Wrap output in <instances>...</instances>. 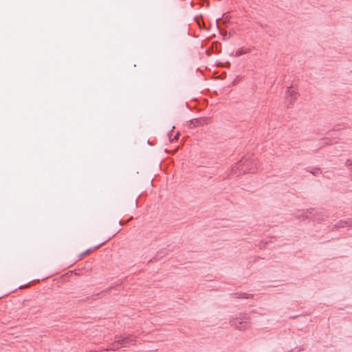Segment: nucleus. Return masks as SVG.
Masks as SVG:
<instances>
[{
    "label": "nucleus",
    "instance_id": "f257e3e1",
    "mask_svg": "<svg viewBox=\"0 0 352 352\" xmlns=\"http://www.w3.org/2000/svg\"><path fill=\"white\" fill-rule=\"evenodd\" d=\"M258 169V162L254 155L245 157L237 163L233 168L232 171L236 173L239 170L241 173H254Z\"/></svg>",
    "mask_w": 352,
    "mask_h": 352
},
{
    "label": "nucleus",
    "instance_id": "f03ea898",
    "mask_svg": "<svg viewBox=\"0 0 352 352\" xmlns=\"http://www.w3.org/2000/svg\"><path fill=\"white\" fill-rule=\"evenodd\" d=\"M135 343V337L133 335L129 334L124 336L116 335L114 338V341L111 342L107 351H116L122 347H129Z\"/></svg>",
    "mask_w": 352,
    "mask_h": 352
},
{
    "label": "nucleus",
    "instance_id": "7ed1b4c3",
    "mask_svg": "<svg viewBox=\"0 0 352 352\" xmlns=\"http://www.w3.org/2000/svg\"><path fill=\"white\" fill-rule=\"evenodd\" d=\"M230 323L231 326L239 330H245L251 327L250 318L248 314L240 313L236 315L235 317H232Z\"/></svg>",
    "mask_w": 352,
    "mask_h": 352
},
{
    "label": "nucleus",
    "instance_id": "20e7f679",
    "mask_svg": "<svg viewBox=\"0 0 352 352\" xmlns=\"http://www.w3.org/2000/svg\"><path fill=\"white\" fill-rule=\"evenodd\" d=\"M311 216L314 221L320 223L325 221L328 218V215L325 214L322 210H315L314 208H309L301 216H298L297 219L305 220Z\"/></svg>",
    "mask_w": 352,
    "mask_h": 352
},
{
    "label": "nucleus",
    "instance_id": "39448f33",
    "mask_svg": "<svg viewBox=\"0 0 352 352\" xmlns=\"http://www.w3.org/2000/svg\"><path fill=\"white\" fill-rule=\"evenodd\" d=\"M297 97L298 92L292 89V87H288L285 94V102L287 107H290L294 103Z\"/></svg>",
    "mask_w": 352,
    "mask_h": 352
},
{
    "label": "nucleus",
    "instance_id": "423d86ee",
    "mask_svg": "<svg viewBox=\"0 0 352 352\" xmlns=\"http://www.w3.org/2000/svg\"><path fill=\"white\" fill-rule=\"evenodd\" d=\"M209 120L210 119L208 118H199L192 119L190 120V126L192 128L207 124H208Z\"/></svg>",
    "mask_w": 352,
    "mask_h": 352
},
{
    "label": "nucleus",
    "instance_id": "0eeeda50",
    "mask_svg": "<svg viewBox=\"0 0 352 352\" xmlns=\"http://www.w3.org/2000/svg\"><path fill=\"white\" fill-rule=\"evenodd\" d=\"M352 227V219H348L346 220H340L336 224L333 226L334 228Z\"/></svg>",
    "mask_w": 352,
    "mask_h": 352
},
{
    "label": "nucleus",
    "instance_id": "6e6552de",
    "mask_svg": "<svg viewBox=\"0 0 352 352\" xmlns=\"http://www.w3.org/2000/svg\"><path fill=\"white\" fill-rule=\"evenodd\" d=\"M232 298L239 299H248L253 297V294H246L243 292H236L230 294Z\"/></svg>",
    "mask_w": 352,
    "mask_h": 352
},
{
    "label": "nucleus",
    "instance_id": "1a4fd4ad",
    "mask_svg": "<svg viewBox=\"0 0 352 352\" xmlns=\"http://www.w3.org/2000/svg\"><path fill=\"white\" fill-rule=\"evenodd\" d=\"M250 52V48H246V49H240V50H238L236 52V56H240L243 54H248Z\"/></svg>",
    "mask_w": 352,
    "mask_h": 352
},
{
    "label": "nucleus",
    "instance_id": "9d476101",
    "mask_svg": "<svg viewBox=\"0 0 352 352\" xmlns=\"http://www.w3.org/2000/svg\"><path fill=\"white\" fill-rule=\"evenodd\" d=\"M112 288H113V287H109L107 288L105 290H104V291H102V292H100V293H97V294H96L93 295V296H92V297H97V296H100V295H101V294H107V293H109V292L111 291V289ZM93 299H94V300H95V299H96V298H94Z\"/></svg>",
    "mask_w": 352,
    "mask_h": 352
},
{
    "label": "nucleus",
    "instance_id": "9b49d317",
    "mask_svg": "<svg viewBox=\"0 0 352 352\" xmlns=\"http://www.w3.org/2000/svg\"><path fill=\"white\" fill-rule=\"evenodd\" d=\"M172 132H173V130L170 133H168V135L169 136V139H170V142H173L174 140H177L179 138V133L178 132V133H177L175 135L174 138L172 139L171 138Z\"/></svg>",
    "mask_w": 352,
    "mask_h": 352
},
{
    "label": "nucleus",
    "instance_id": "f8f14e48",
    "mask_svg": "<svg viewBox=\"0 0 352 352\" xmlns=\"http://www.w3.org/2000/svg\"><path fill=\"white\" fill-rule=\"evenodd\" d=\"M311 173L314 175H318L319 174H321L322 173V170L320 168H314Z\"/></svg>",
    "mask_w": 352,
    "mask_h": 352
},
{
    "label": "nucleus",
    "instance_id": "ddd939ff",
    "mask_svg": "<svg viewBox=\"0 0 352 352\" xmlns=\"http://www.w3.org/2000/svg\"><path fill=\"white\" fill-rule=\"evenodd\" d=\"M91 251L90 249L83 252L82 253L80 254V259L82 258L84 256H85L87 254H88L89 252Z\"/></svg>",
    "mask_w": 352,
    "mask_h": 352
},
{
    "label": "nucleus",
    "instance_id": "4468645a",
    "mask_svg": "<svg viewBox=\"0 0 352 352\" xmlns=\"http://www.w3.org/2000/svg\"><path fill=\"white\" fill-rule=\"evenodd\" d=\"M345 165L347 166H352V160H347L345 162Z\"/></svg>",
    "mask_w": 352,
    "mask_h": 352
},
{
    "label": "nucleus",
    "instance_id": "2eb2a0df",
    "mask_svg": "<svg viewBox=\"0 0 352 352\" xmlns=\"http://www.w3.org/2000/svg\"><path fill=\"white\" fill-rule=\"evenodd\" d=\"M266 243H267V242H265V243H263V242H261V244L259 245V248H264L265 244H266Z\"/></svg>",
    "mask_w": 352,
    "mask_h": 352
}]
</instances>
